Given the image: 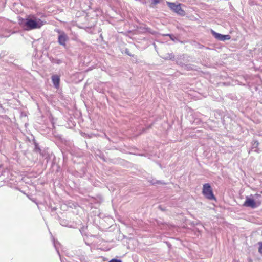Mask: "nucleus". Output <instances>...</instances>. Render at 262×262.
Wrapping results in <instances>:
<instances>
[{"label": "nucleus", "instance_id": "1", "mask_svg": "<svg viewBox=\"0 0 262 262\" xmlns=\"http://www.w3.org/2000/svg\"><path fill=\"white\" fill-rule=\"evenodd\" d=\"M45 22L37 18L34 15H29L26 17L25 26L27 30L40 29Z\"/></svg>", "mask_w": 262, "mask_h": 262}, {"label": "nucleus", "instance_id": "2", "mask_svg": "<svg viewBox=\"0 0 262 262\" xmlns=\"http://www.w3.org/2000/svg\"><path fill=\"white\" fill-rule=\"evenodd\" d=\"M202 193L206 199L209 200H216L212 189L209 183H205L203 185Z\"/></svg>", "mask_w": 262, "mask_h": 262}, {"label": "nucleus", "instance_id": "3", "mask_svg": "<svg viewBox=\"0 0 262 262\" xmlns=\"http://www.w3.org/2000/svg\"><path fill=\"white\" fill-rule=\"evenodd\" d=\"M166 4L169 8L175 13L181 16L185 15V11L181 8V4H176L174 3L167 2Z\"/></svg>", "mask_w": 262, "mask_h": 262}, {"label": "nucleus", "instance_id": "4", "mask_svg": "<svg viewBox=\"0 0 262 262\" xmlns=\"http://www.w3.org/2000/svg\"><path fill=\"white\" fill-rule=\"evenodd\" d=\"M261 201H255L253 198L249 196L246 197V200L243 204V206L246 207L255 208L260 205Z\"/></svg>", "mask_w": 262, "mask_h": 262}, {"label": "nucleus", "instance_id": "5", "mask_svg": "<svg viewBox=\"0 0 262 262\" xmlns=\"http://www.w3.org/2000/svg\"><path fill=\"white\" fill-rule=\"evenodd\" d=\"M57 32L59 34V35L58 36V43L64 46V47H66V41L68 40V36L66 34V33L63 32H61L60 31H58Z\"/></svg>", "mask_w": 262, "mask_h": 262}, {"label": "nucleus", "instance_id": "6", "mask_svg": "<svg viewBox=\"0 0 262 262\" xmlns=\"http://www.w3.org/2000/svg\"><path fill=\"white\" fill-rule=\"evenodd\" d=\"M211 33L212 35L217 40L224 41L225 40H229L231 38V36L229 35H222L218 33L215 32L213 30H211Z\"/></svg>", "mask_w": 262, "mask_h": 262}, {"label": "nucleus", "instance_id": "7", "mask_svg": "<svg viewBox=\"0 0 262 262\" xmlns=\"http://www.w3.org/2000/svg\"><path fill=\"white\" fill-rule=\"evenodd\" d=\"M52 80L54 85L56 89H58L60 84V77L57 75H54L52 76Z\"/></svg>", "mask_w": 262, "mask_h": 262}, {"label": "nucleus", "instance_id": "8", "mask_svg": "<svg viewBox=\"0 0 262 262\" xmlns=\"http://www.w3.org/2000/svg\"><path fill=\"white\" fill-rule=\"evenodd\" d=\"M258 145H259V142L258 141L255 140V141H253V143L252 144V146H253V147L257 148L258 146Z\"/></svg>", "mask_w": 262, "mask_h": 262}, {"label": "nucleus", "instance_id": "9", "mask_svg": "<svg viewBox=\"0 0 262 262\" xmlns=\"http://www.w3.org/2000/svg\"><path fill=\"white\" fill-rule=\"evenodd\" d=\"M258 244L259 245L258 251L259 253H262V242H259Z\"/></svg>", "mask_w": 262, "mask_h": 262}, {"label": "nucleus", "instance_id": "10", "mask_svg": "<svg viewBox=\"0 0 262 262\" xmlns=\"http://www.w3.org/2000/svg\"><path fill=\"white\" fill-rule=\"evenodd\" d=\"M152 1V4L154 5H156L160 3V0H151Z\"/></svg>", "mask_w": 262, "mask_h": 262}, {"label": "nucleus", "instance_id": "11", "mask_svg": "<svg viewBox=\"0 0 262 262\" xmlns=\"http://www.w3.org/2000/svg\"><path fill=\"white\" fill-rule=\"evenodd\" d=\"M109 262H122L121 260L117 259H112Z\"/></svg>", "mask_w": 262, "mask_h": 262}, {"label": "nucleus", "instance_id": "12", "mask_svg": "<svg viewBox=\"0 0 262 262\" xmlns=\"http://www.w3.org/2000/svg\"><path fill=\"white\" fill-rule=\"evenodd\" d=\"M163 36H169V37H170V38L171 40H174V39H173V38H172V35H171V34H164V35H163Z\"/></svg>", "mask_w": 262, "mask_h": 262}, {"label": "nucleus", "instance_id": "13", "mask_svg": "<svg viewBox=\"0 0 262 262\" xmlns=\"http://www.w3.org/2000/svg\"><path fill=\"white\" fill-rule=\"evenodd\" d=\"M255 196L256 198H259V197H260V194H258V193H256V194H255Z\"/></svg>", "mask_w": 262, "mask_h": 262}]
</instances>
